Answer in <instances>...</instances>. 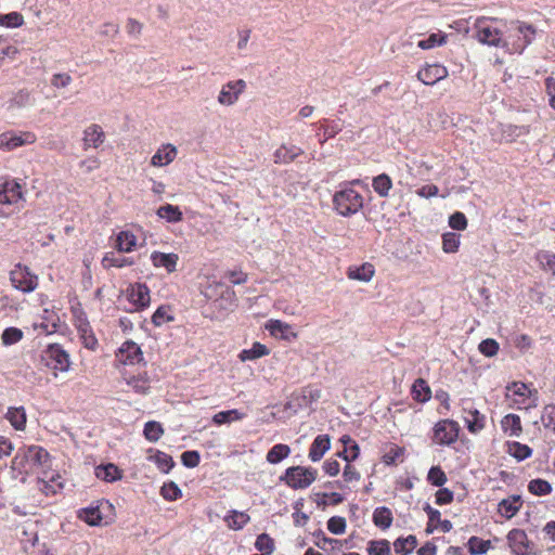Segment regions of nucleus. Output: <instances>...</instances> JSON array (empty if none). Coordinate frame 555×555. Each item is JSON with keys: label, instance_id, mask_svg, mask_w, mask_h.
I'll return each instance as SVG.
<instances>
[{"label": "nucleus", "instance_id": "nucleus-45", "mask_svg": "<svg viewBox=\"0 0 555 555\" xmlns=\"http://www.w3.org/2000/svg\"><path fill=\"white\" fill-rule=\"evenodd\" d=\"M528 490L530 493L541 496V495L550 494L552 492L553 488L548 481L541 479V478H537V479H532L528 483Z\"/></svg>", "mask_w": 555, "mask_h": 555}, {"label": "nucleus", "instance_id": "nucleus-28", "mask_svg": "<svg viewBox=\"0 0 555 555\" xmlns=\"http://www.w3.org/2000/svg\"><path fill=\"white\" fill-rule=\"evenodd\" d=\"M502 429L511 437H519L522 433L521 421L517 414H507L501 421Z\"/></svg>", "mask_w": 555, "mask_h": 555}, {"label": "nucleus", "instance_id": "nucleus-37", "mask_svg": "<svg viewBox=\"0 0 555 555\" xmlns=\"http://www.w3.org/2000/svg\"><path fill=\"white\" fill-rule=\"evenodd\" d=\"M417 546V539L415 535L400 537L393 542L396 553L401 555H409Z\"/></svg>", "mask_w": 555, "mask_h": 555}, {"label": "nucleus", "instance_id": "nucleus-50", "mask_svg": "<svg viewBox=\"0 0 555 555\" xmlns=\"http://www.w3.org/2000/svg\"><path fill=\"white\" fill-rule=\"evenodd\" d=\"M491 542L489 540H482L478 537H472L468 542V550L472 555L486 554L490 547Z\"/></svg>", "mask_w": 555, "mask_h": 555}, {"label": "nucleus", "instance_id": "nucleus-39", "mask_svg": "<svg viewBox=\"0 0 555 555\" xmlns=\"http://www.w3.org/2000/svg\"><path fill=\"white\" fill-rule=\"evenodd\" d=\"M149 459L155 463V465L162 473L165 474H168L175 466V461L172 456L163 451L157 450L155 454L150 456Z\"/></svg>", "mask_w": 555, "mask_h": 555}, {"label": "nucleus", "instance_id": "nucleus-6", "mask_svg": "<svg viewBox=\"0 0 555 555\" xmlns=\"http://www.w3.org/2000/svg\"><path fill=\"white\" fill-rule=\"evenodd\" d=\"M10 282L15 289L28 294L37 288L38 275L33 273L27 266L16 263L10 272Z\"/></svg>", "mask_w": 555, "mask_h": 555}, {"label": "nucleus", "instance_id": "nucleus-48", "mask_svg": "<svg viewBox=\"0 0 555 555\" xmlns=\"http://www.w3.org/2000/svg\"><path fill=\"white\" fill-rule=\"evenodd\" d=\"M160 495L169 502L179 500L182 496V491L173 481H168L160 488Z\"/></svg>", "mask_w": 555, "mask_h": 555}, {"label": "nucleus", "instance_id": "nucleus-33", "mask_svg": "<svg viewBox=\"0 0 555 555\" xmlns=\"http://www.w3.org/2000/svg\"><path fill=\"white\" fill-rule=\"evenodd\" d=\"M372 188L380 197H388L392 188V180L387 173H380L373 178Z\"/></svg>", "mask_w": 555, "mask_h": 555}, {"label": "nucleus", "instance_id": "nucleus-38", "mask_svg": "<svg viewBox=\"0 0 555 555\" xmlns=\"http://www.w3.org/2000/svg\"><path fill=\"white\" fill-rule=\"evenodd\" d=\"M291 454V448L284 443L274 444L267 453L266 460L270 464H278Z\"/></svg>", "mask_w": 555, "mask_h": 555}, {"label": "nucleus", "instance_id": "nucleus-17", "mask_svg": "<svg viewBox=\"0 0 555 555\" xmlns=\"http://www.w3.org/2000/svg\"><path fill=\"white\" fill-rule=\"evenodd\" d=\"M507 542L514 555H526L529 550V540L521 529H512L507 534Z\"/></svg>", "mask_w": 555, "mask_h": 555}, {"label": "nucleus", "instance_id": "nucleus-44", "mask_svg": "<svg viewBox=\"0 0 555 555\" xmlns=\"http://www.w3.org/2000/svg\"><path fill=\"white\" fill-rule=\"evenodd\" d=\"M173 315L171 313L170 306H160L156 309V311L152 315V323L155 326H162L168 322L173 321Z\"/></svg>", "mask_w": 555, "mask_h": 555}, {"label": "nucleus", "instance_id": "nucleus-22", "mask_svg": "<svg viewBox=\"0 0 555 555\" xmlns=\"http://www.w3.org/2000/svg\"><path fill=\"white\" fill-rule=\"evenodd\" d=\"M105 134L101 126L93 124L83 131V149L99 147L104 142Z\"/></svg>", "mask_w": 555, "mask_h": 555}, {"label": "nucleus", "instance_id": "nucleus-34", "mask_svg": "<svg viewBox=\"0 0 555 555\" xmlns=\"http://www.w3.org/2000/svg\"><path fill=\"white\" fill-rule=\"evenodd\" d=\"M250 520L248 514L238 511H230L229 515L224 517V521L232 530L243 529Z\"/></svg>", "mask_w": 555, "mask_h": 555}, {"label": "nucleus", "instance_id": "nucleus-29", "mask_svg": "<svg viewBox=\"0 0 555 555\" xmlns=\"http://www.w3.org/2000/svg\"><path fill=\"white\" fill-rule=\"evenodd\" d=\"M411 395L415 401L425 403L431 398V390L425 379L417 378L411 387Z\"/></svg>", "mask_w": 555, "mask_h": 555}, {"label": "nucleus", "instance_id": "nucleus-55", "mask_svg": "<svg viewBox=\"0 0 555 555\" xmlns=\"http://www.w3.org/2000/svg\"><path fill=\"white\" fill-rule=\"evenodd\" d=\"M321 128L324 129V139L322 142L334 138L337 133H339L343 130V124L338 120H327L324 119V124L321 125Z\"/></svg>", "mask_w": 555, "mask_h": 555}, {"label": "nucleus", "instance_id": "nucleus-40", "mask_svg": "<svg viewBox=\"0 0 555 555\" xmlns=\"http://www.w3.org/2000/svg\"><path fill=\"white\" fill-rule=\"evenodd\" d=\"M156 214L159 218L165 219L168 222H179L183 218L182 211L179 207L171 204L160 206Z\"/></svg>", "mask_w": 555, "mask_h": 555}, {"label": "nucleus", "instance_id": "nucleus-64", "mask_svg": "<svg viewBox=\"0 0 555 555\" xmlns=\"http://www.w3.org/2000/svg\"><path fill=\"white\" fill-rule=\"evenodd\" d=\"M449 225L453 230L463 231L467 228L466 216L461 211H455L449 217Z\"/></svg>", "mask_w": 555, "mask_h": 555}, {"label": "nucleus", "instance_id": "nucleus-21", "mask_svg": "<svg viewBox=\"0 0 555 555\" xmlns=\"http://www.w3.org/2000/svg\"><path fill=\"white\" fill-rule=\"evenodd\" d=\"M331 448V440L328 435H318L312 441L309 449V459L312 462L320 461L325 452Z\"/></svg>", "mask_w": 555, "mask_h": 555}, {"label": "nucleus", "instance_id": "nucleus-11", "mask_svg": "<svg viewBox=\"0 0 555 555\" xmlns=\"http://www.w3.org/2000/svg\"><path fill=\"white\" fill-rule=\"evenodd\" d=\"M117 358L125 365H134L143 361V352L133 340L125 341L118 349Z\"/></svg>", "mask_w": 555, "mask_h": 555}, {"label": "nucleus", "instance_id": "nucleus-63", "mask_svg": "<svg viewBox=\"0 0 555 555\" xmlns=\"http://www.w3.org/2000/svg\"><path fill=\"white\" fill-rule=\"evenodd\" d=\"M327 529L333 534H343L346 530V519L340 516H333L327 520Z\"/></svg>", "mask_w": 555, "mask_h": 555}, {"label": "nucleus", "instance_id": "nucleus-60", "mask_svg": "<svg viewBox=\"0 0 555 555\" xmlns=\"http://www.w3.org/2000/svg\"><path fill=\"white\" fill-rule=\"evenodd\" d=\"M478 350L486 357H493L499 351V344L493 338H487L481 340L478 346Z\"/></svg>", "mask_w": 555, "mask_h": 555}, {"label": "nucleus", "instance_id": "nucleus-46", "mask_svg": "<svg viewBox=\"0 0 555 555\" xmlns=\"http://www.w3.org/2000/svg\"><path fill=\"white\" fill-rule=\"evenodd\" d=\"M244 417V414L241 413L238 410H228V411H221L214 415L212 422L217 425H223L231 423L233 421H238Z\"/></svg>", "mask_w": 555, "mask_h": 555}, {"label": "nucleus", "instance_id": "nucleus-5", "mask_svg": "<svg viewBox=\"0 0 555 555\" xmlns=\"http://www.w3.org/2000/svg\"><path fill=\"white\" fill-rule=\"evenodd\" d=\"M113 505L107 500L98 501L95 505L81 508L78 517L90 526L107 525L113 520Z\"/></svg>", "mask_w": 555, "mask_h": 555}, {"label": "nucleus", "instance_id": "nucleus-27", "mask_svg": "<svg viewBox=\"0 0 555 555\" xmlns=\"http://www.w3.org/2000/svg\"><path fill=\"white\" fill-rule=\"evenodd\" d=\"M5 418L10 422L16 430H24L26 427L27 416L26 411L23 406L8 409Z\"/></svg>", "mask_w": 555, "mask_h": 555}, {"label": "nucleus", "instance_id": "nucleus-23", "mask_svg": "<svg viewBox=\"0 0 555 555\" xmlns=\"http://www.w3.org/2000/svg\"><path fill=\"white\" fill-rule=\"evenodd\" d=\"M266 328L270 332L272 336L281 337L286 340H291L296 337V334L293 332V328L289 324L284 323L280 320H269Z\"/></svg>", "mask_w": 555, "mask_h": 555}, {"label": "nucleus", "instance_id": "nucleus-3", "mask_svg": "<svg viewBox=\"0 0 555 555\" xmlns=\"http://www.w3.org/2000/svg\"><path fill=\"white\" fill-rule=\"evenodd\" d=\"M318 477V470L313 467L291 466L286 468L279 480L294 490L307 489Z\"/></svg>", "mask_w": 555, "mask_h": 555}, {"label": "nucleus", "instance_id": "nucleus-19", "mask_svg": "<svg viewBox=\"0 0 555 555\" xmlns=\"http://www.w3.org/2000/svg\"><path fill=\"white\" fill-rule=\"evenodd\" d=\"M179 256L175 253H160L153 251L151 255V261L156 268H165L168 273H172L177 269Z\"/></svg>", "mask_w": 555, "mask_h": 555}, {"label": "nucleus", "instance_id": "nucleus-58", "mask_svg": "<svg viewBox=\"0 0 555 555\" xmlns=\"http://www.w3.org/2000/svg\"><path fill=\"white\" fill-rule=\"evenodd\" d=\"M369 555H390V546L387 540L371 541L367 547Z\"/></svg>", "mask_w": 555, "mask_h": 555}, {"label": "nucleus", "instance_id": "nucleus-31", "mask_svg": "<svg viewBox=\"0 0 555 555\" xmlns=\"http://www.w3.org/2000/svg\"><path fill=\"white\" fill-rule=\"evenodd\" d=\"M104 269L109 268H125L134 264V259L131 257L116 256L114 253H106L101 261Z\"/></svg>", "mask_w": 555, "mask_h": 555}, {"label": "nucleus", "instance_id": "nucleus-35", "mask_svg": "<svg viewBox=\"0 0 555 555\" xmlns=\"http://www.w3.org/2000/svg\"><path fill=\"white\" fill-rule=\"evenodd\" d=\"M270 350L266 345L256 341L253 344L251 348L242 350L238 354V358L241 361L245 362L259 359L261 357L268 356Z\"/></svg>", "mask_w": 555, "mask_h": 555}, {"label": "nucleus", "instance_id": "nucleus-10", "mask_svg": "<svg viewBox=\"0 0 555 555\" xmlns=\"http://www.w3.org/2000/svg\"><path fill=\"white\" fill-rule=\"evenodd\" d=\"M516 39L513 42V52L521 54L525 49L534 40L535 28L526 23H518L515 28Z\"/></svg>", "mask_w": 555, "mask_h": 555}, {"label": "nucleus", "instance_id": "nucleus-13", "mask_svg": "<svg viewBox=\"0 0 555 555\" xmlns=\"http://www.w3.org/2000/svg\"><path fill=\"white\" fill-rule=\"evenodd\" d=\"M246 88V82L243 79L229 81L224 85L218 95V102L222 105H233L241 93Z\"/></svg>", "mask_w": 555, "mask_h": 555}, {"label": "nucleus", "instance_id": "nucleus-41", "mask_svg": "<svg viewBox=\"0 0 555 555\" xmlns=\"http://www.w3.org/2000/svg\"><path fill=\"white\" fill-rule=\"evenodd\" d=\"M508 453L517 461H525L532 455V449L518 441L508 442Z\"/></svg>", "mask_w": 555, "mask_h": 555}, {"label": "nucleus", "instance_id": "nucleus-36", "mask_svg": "<svg viewBox=\"0 0 555 555\" xmlns=\"http://www.w3.org/2000/svg\"><path fill=\"white\" fill-rule=\"evenodd\" d=\"M137 245V237L130 231H121L116 237V248L120 253H130Z\"/></svg>", "mask_w": 555, "mask_h": 555}, {"label": "nucleus", "instance_id": "nucleus-51", "mask_svg": "<svg viewBox=\"0 0 555 555\" xmlns=\"http://www.w3.org/2000/svg\"><path fill=\"white\" fill-rule=\"evenodd\" d=\"M460 247V234L447 232L442 235V249L447 254L456 253Z\"/></svg>", "mask_w": 555, "mask_h": 555}, {"label": "nucleus", "instance_id": "nucleus-9", "mask_svg": "<svg viewBox=\"0 0 555 555\" xmlns=\"http://www.w3.org/2000/svg\"><path fill=\"white\" fill-rule=\"evenodd\" d=\"M42 359L47 366L61 372L68 371L70 365L68 353L57 344L49 345Z\"/></svg>", "mask_w": 555, "mask_h": 555}, {"label": "nucleus", "instance_id": "nucleus-8", "mask_svg": "<svg viewBox=\"0 0 555 555\" xmlns=\"http://www.w3.org/2000/svg\"><path fill=\"white\" fill-rule=\"evenodd\" d=\"M126 296L132 308L128 311L140 312L145 310L151 304L150 288L145 283L130 284L126 289Z\"/></svg>", "mask_w": 555, "mask_h": 555}, {"label": "nucleus", "instance_id": "nucleus-14", "mask_svg": "<svg viewBox=\"0 0 555 555\" xmlns=\"http://www.w3.org/2000/svg\"><path fill=\"white\" fill-rule=\"evenodd\" d=\"M448 76V69L440 64H427L417 73V78L424 85L434 86Z\"/></svg>", "mask_w": 555, "mask_h": 555}, {"label": "nucleus", "instance_id": "nucleus-52", "mask_svg": "<svg viewBox=\"0 0 555 555\" xmlns=\"http://www.w3.org/2000/svg\"><path fill=\"white\" fill-rule=\"evenodd\" d=\"M127 384L140 395H146L150 391L149 378L145 375L132 376Z\"/></svg>", "mask_w": 555, "mask_h": 555}, {"label": "nucleus", "instance_id": "nucleus-53", "mask_svg": "<svg viewBox=\"0 0 555 555\" xmlns=\"http://www.w3.org/2000/svg\"><path fill=\"white\" fill-rule=\"evenodd\" d=\"M447 475L440 466H433L429 468L427 474V481L431 486L440 488L447 482Z\"/></svg>", "mask_w": 555, "mask_h": 555}, {"label": "nucleus", "instance_id": "nucleus-16", "mask_svg": "<svg viewBox=\"0 0 555 555\" xmlns=\"http://www.w3.org/2000/svg\"><path fill=\"white\" fill-rule=\"evenodd\" d=\"M23 199L22 185L16 180H5L0 183V204H16Z\"/></svg>", "mask_w": 555, "mask_h": 555}, {"label": "nucleus", "instance_id": "nucleus-57", "mask_svg": "<svg viewBox=\"0 0 555 555\" xmlns=\"http://www.w3.org/2000/svg\"><path fill=\"white\" fill-rule=\"evenodd\" d=\"M506 389L513 391L518 397H531L538 393L535 389H529L528 385L522 382H513L506 386Z\"/></svg>", "mask_w": 555, "mask_h": 555}, {"label": "nucleus", "instance_id": "nucleus-20", "mask_svg": "<svg viewBox=\"0 0 555 555\" xmlns=\"http://www.w3.org/2000/svg\"><path fill=\"white\" fill-rule=\"evenodd\" d=\"M464 421L469 433L477 434L486 426V416L474 408H464Z\"/></svg>", "mask_w": 555, "mask_h": 555}, {"label": "nucleus", "instance_id": "nucleus-61", "mask_svg": "<svg viewBox=\"0 0 555 555\" xmlns=\"http://www.w3.org/2000/svg\"><path fill=\"white\" fill-rule=\"evenodd\" d=\"M541 421L545 428L555 433V404L546 405L544 408Z\"/></svg>", "mask_w": 555, "mask_h": 555}, {"label": "nucleus", "instance_id": "nucleus-54", "mask_svg": "<svg viewBox=\"0 0 555 555\" xmlns=\"http://www.w3.org/2000/svg\"><path fill=\"white\" fill-rule=\"evenodd\" d=\"M23 331L17 327H7L1 335V340L4 346H11L22 340Z\"/></svg>", "mask_w": 555, "mask_h": 555}, {"label": "nucleus", "instance_id": "nucleus-1", "mask_svg": "<svg viewBox=\"0 0 555 555\" xmlns=\"http://www.w3.org/2000/svg\"><path fill=\"white\" fill-rule=\"evenodd\" d=\"M49 460V453L40 446H23L17 449L11 462V468L20 474H28L44 466Z\"/></svg>", "mask_w": 555, "mask_h": 555}, {"label": "nucleus", "instance_id": "nucleus-59", "mask_svg": "<svg viewBox=\"0 0 555 555\" xmlns=\"http://www.w3.org/2000/svg\"><path fill=\"white\" fill-rule=\"evenodd\" d=\"M201 462V454L196 450H188L181 454V463L188 468H194L198 466Z\"/></svg>", "mask_w": 555, "mask_h": 555}, {"label": "nucleus", "instance_id": "nucleus-7", "mask_svg": "<svg viewBox=\"0 0 555 555\" xmlns=\"http://www.w3.org/2000/svg\"><path fill=\"white\" fill-rule=\"evenodd\" d=\"M433 441L440 446H451L459 438L460 425L453 420H441L434 426Z\"/></svg>", "mask_w": 555, "mask_h": 555}, {"label": "nucleus", "instance_id": "nucleus-62", "mask_svg": "<svg viewBox=\"0 0 555 555\" xmlns=\"http://www.w3.org/2000/svg\"><path fill=\"white\" fill-rule=\"evenodd\" d=\"M444 43V37L439 36L438 34H431L426 39H422L417 42V47L422 50L433 49L435 47L441 46Z\"/></svg>", "mask_w": 555, "mask_h": 555}, {"label": "nucleus", "instance_id": "nucleus-26", "mask_svg": "<svg viewBox=\"0 0 555 555\" xmlns=\"http://www.w3.org/2000/svg\"><path fill=\"white\" fill-rule=\"evenodd\" d=\"M95 476L103 481L114 482L121 479V472L115 464L107 463L95 467Z\"/></svg>", "mask_w": 555, "mask_h": 555}, {"label": "nucleus", "instance_id": "nucleus-25", "mask_svg": "<svg viewBox=\"0 0 555 555\" xmlns=\"http://www.w3.org/2000/svg\"><path fill=\"white\" fill-rule=\"evenodd\" d=\"M521 507L520 495L503 499L498 505V512L506 519L514 517Z\"/></svg>", "mask_w": 555, "mask_h": 555}, {"label": "nucleus", "instance_id": "nucleus-12", "mask_svg": "<svg viewBox=\"0 0 555 555\" xmlns=\"http://www.w3.org/2000/svg\"><path fill=\"white\" fill-rule=\"evenodd\" d=\"M36 141V135L30 132L17 134L14 132H5L0 135V150L12 151L20 146L31 144Z\"/></svg>", "mask_w": 555, "mask_h": 555}, {"label": "nucleus", "instance_id": "nucleus-43", "mask_svg": "<svg viewBox=\"0 0 555 555\" xmlns=\"http://www.w3.org/2000/svg\"><path fill=\"white\" fill-rule=\"evenodd\" d=\"M80 333V337L82 339L83 346L90 350H94L98 346V339L94 336L89 322L81 323L78 327Z\"/></svg>", "mask_w": 555, "mask_h": 555}, {"label": "nucleus", "instance_id": "nucleus-42", "mask_svg": "<svg viewBox=\"0 0 555 555\" xmlns=\"http://www.w3.org/2000/svg\"><path fill=\"white\" fill-rule=\"evenodd\" d=\"M143 434L146 440L156 442L164 434V428L159 422L149 421L144 425Z\"/></svg>", "mask_w": 555, "mask_h": 555}, {"label": "nucleus", "instance_id": "nucleus-56", "mask_svg": "<svg viewBox=\"0 0 555 555\" xmlns=\"http://www.w3.org/2000/svg\"><path fill=\"white\" fill-rule=\"evenodd\" d=\"M33 102L34 99L31 96V93L27 89H22L17 91L11 99V105L16 107H24L33 104Z\"/></svg>", "mask_w": 555, "mask_h": 555}, {"label": "nucleus", "instance_id": "nucleus-15", "mask_svg": "<svg viewBox=\"0 0 555 555\" xmlns=\"http://www.w3.org/2000/svg\"><path fill=\"white\" fill-rule=\"evenodd\" d=\"M476 38L479 42L493 47H499L502 41L501 31L486 22H478L476 25Z\"/></svg>", "mask_w": 555, "mask_h": 555}, {"label": "nucleus", "instance_id": "nucleus-49", "mask_svg": "<svg viewBox=\"0 0 555 555\" xmlns=\"http://www.w3.org/2000/svg\"><path fill=\"white\" fill-rule=\"evenodd\" d=\"M255 547L261 552L260 555H271L274 552V541L269 534L261 533L256 539Z\"/></svg>", "mask_w": 555, "mask_h": 555}, {"label": "nucleus", "instance_id": "nucleus-4", "mask_svg": "<svg viewBox=\"0 0 555 555\" xmlns=\"http://www.w3.org/2000/svg\"><path fill=\"white\" fill-rule=\"evenodd\" d=\"M203 294L207 299L214 300L220 309L233 310L236 307L235 292L222 282L209 283Z\"/></svg>", "mask_w": 555, "mask_h": 555}, {"label": "nucleus", "instance_id": "nucleus-30", "mask_svg": "<svg viewBox=\"0 0 555 555\" xmlns=\"http://www.w3.org/2000/svg\"><path fill=\"white\" fill-rule=\"evenodd\" d=\"M375 273L374 266L372 263L365 262L359 267H350L348 269V278L351 280H357L361 282H369L372 280Z\"/></svg>", "mask_w": 555, "mask_h": 555}, {"label": "nucleus", "instance_id": "nucleus-18", "mask_svg": "<svg viewBox=\"0 0 555 555\" xmlns=\"http://www.w3.org/2000/svg\"><path fill=\"white\" fill-rule=\"evenodd\" d=\"M177 147L170 143L163 144L151 158V165L164 167L173 162L177 156Z\"/></svg>", "mask_w": 555, "mask_h": 555}, {"label": "nucleus", "instance_id": "nucleus-47", "mask_svg": "<svg viewBox=\"0 0 555 555\" xmlns=\"http://www.w3.org/2000/svg\"><path fill=\"white\" fill-rule=\"evenodd\" d=\"M24 24V17L18 12L0 13V26L7 28H17Z\"/></svg>", "mask_w": 555, "mask_h": 555}, {"label": "nucleus", "instance_id": "nucleus-24", "mask_svg": "<svg viewBox=\"0 0 555 555\" xmlns=\"http://www.w3.org/2000/svg\"><path fill=\"white\" fill-rule=\"evenodd\" d=\"M304 151L296 145H281L274 153V162L276 164H288L293 162L296 157L301 155Z\"/></svg>", "mask_w": 555, "mask_h": 555}, {"label": "nucleus", "instance_id": "nucleus-32", "mask_svg": "<svg viewBox=\"0 0 555 555\" xmlns=\"http://www.w3.org/2000/svg\"><path fill=\"white\" fill-rule=\"evenodd\" d=\"M393 517L390 508L386 506L376 507L373 512V522L376 527L385 530L392 524Z\"/></svg>", "mask_w": 555, "mask_h": 555}, {"label": "nucleus", "instance_id": "nucleus-2", "mask_svg": "<svg viewBox=\"0 0 555 555\" xmlns=\"http://www.w3.org/2000/svg\"><path fill=\"white\" fill-rule=\"evenodd\" d=\"M340 184L339 190L333 195V206L335 211L343 217H350L357 214L363 207V196L352 188L353 183Z\"/></svg>", "mask_w": 555, "mask_h": 555}]
</instances>
